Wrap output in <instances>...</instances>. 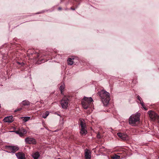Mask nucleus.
<instances>
[{"label": "nucleus", "instance_id": "nucleus-1", "mask_svg": "<svg viewBox=\"0 0 159 159\" xmlns=\"http://www.w3.org/2000/svg\"><path fill=\"white\" fill-rule=\"evenodd\" d=\"M98 94L100 97L104 106H107L110 100L109 93L104 90H102L98 92Z\"/></svg>", "mask_w": 159, "mask_h": 159}, {"label": "nucleus", "instance_id": "nucleus-2", "mask_svg": "<svg viewBox=\"0 0 159 159\" xmlns=\"http://www.w3.org/2000/svg\"><path fill=\"white\" fill-rule=\"evenodd\" d=\"M140 114L137 112L132 115L129 118V123L132 126L135 125L140 120Z\"/></svg>", "mask_w": 159, "mask_h": 159}, {"label": "nucleus", "instance_id": "nucleus-3", "mask_svg": "<svg viewBox=\"0 0 159 159\" xmlns=\"http://www.w3.org/2000/svg\"><path fill=\"white\" fill-rule=\"evenodd\" d=\"M93 100L91 97H85L82 101V106L84 109H87Z\"/></svg>", "mask_w": 159, "mask_h": 159}, {"label": "nucleus", "instance_id": "nucleus-4", "mask_svg": "<svg viewBox=\"0 0 159 159\" xmlns=\"http://www.w3.org/2000/svg\"><path fill=\"white\" fill-rule=\"evenodd\" d=\"M79 124L81 128L80 132V134L82 135H85L87 134V131L86 125L84 120L82 119H80Z\"/></svg>", "mask_w": 159, "mask_h": 159}, {"label": "nucleus", "instance_id": "nucleus-5", "mask_svg": "<svg viewBox=\"0 0 159 159\" xmlns=\"http://www.w3.org/2000/svg\"><path fill=\"white\" fill-rule=\"evenodd\" d=\"M6 148L8 151H6L8 153H14L19 149V148L17 146H6Z\"/></svg>", "mask_w": 159, "mask_h": 159}, {"label": "nucleus", "instance_id": "nucleus-6", "mask_svg": "<svg viewBox=\"0 0 159 159\" xmlns=\"http://www.w3.org/2000/svg\"><path fill=\"white\" fill-rule=\"evenodd\" d=\"M150 118L153 121L159 120V116L154 111H149L148 112Z\"/></svg>", "mask_w": 159, "mask_h": 159}, {"label": "nucleus", "instance_id": "nucleus-7", "mask_svg": "<svg viewBox=\"0 0 159 159\" xmlns=\"http://www.w3.org/2000/svg\"><path fill=\"white\" fill-rule=\"evenodd\" d=\"M68 99L66 97L64 98L61 101V104L62 108L66 109L68 107Z\"/></svg>", "mask_w": 159, "mask_h": 159}, {"label": "nucleus", "instance_id": "nucleus-8", "mask_svg": "<svg viewBox=\"0 0 159 159\" xmlns=\"http://www.w3.org/2000/svg\"><path fill=\"white\" fill-rule=\"evenodd\" d=\"M25 141L26 144H35L36 143V140L32 138L27 137L25 139Z\"/></svg>", "mask_w": 159, "mask_h": 159}, {"label": "nucleus", "instance_id": "nucleus-9", "mask_svg": "<svg viewBox=\"0 0 159 159\" xmlns=\"http://www.w3.org/2000/svg\"><path fill=\"white\" fill-rule=\"evenodd\" d=\"M15 132L17 134H18L20 137H22L27 132L25 129H19L18 130L15 131Z\"/></svg>", "mask_w": 159, "mask_h": 159}, {"label": "nucleus", "instance_id": "nucleus-10", "mask_svg": "<svg viewBox=\"0 0 159 159\" xmlns=\"http://www.w3.org/2000/svg\"><path fill=\"white\" fill-rule=\"evenodd\" d=\"M118 136L123 140H127L128 139L127 135L126 134H123L121 133H117Z\"/></svg>", "mask_w": 159, "mask_h": 159}, {"label": "nucleus", "instance_id": "nucleus-11", "mask_svg": "<svg viewBox=\"0 0 159 159\" xmlns=\"http://www.w3.org/2000/svg\"><path fill=\"white\" fill-rule=\"evenodd\" d=\"M18 159H25V154L22 152H19L16 154Z\"/></svg>", "mask_w": 159, "mask_h": 159}, {"label": "nucleus", "instance_id": "nucleus-12", "mask_svg": "<svg viewBox=\"0 0 159 159\" xmlns=\"http://www.w3.org/2000/svg\"><path fill=\"white\" fill-rule=\"evenodd\" d=\"M12 118L13 117L12 116H8L5 117L3 120L4 122H5L11 123L13 121Z\"/></svg>", "mask_w": 159, "mask_h": 159}, {"label": "nucleus", "instance_id": "nucleus-13", "mask_svg": "<svg viewBox=\"0 0 159 159\" xmlns=\"http://www.w3.org/2000/svg\"><path fill=\"white\" fill-rule=\"evenodd\" d=\"M85 159H90L91 153L88 149L85 150Z\"/></svg>", "mask_w": 159, "mask_h": 159}, {"label": "nucleus", "instance_id": "nucleus-14", "mask_svg": "<svg viewBox=\"0 0 159 159\" xmlns=\"http://www.w3.org/2000/svg\"><path fill=\"white\" fill-rule=\"evenodd\" d=\"M137 98L138 100H139L140 101V103L141 104V106H142L143 108L146 110H147L148 109L145 106V105H144V103L143 102V101L142 100V99L140 98V97L139 96H138Z\"/></svg>", "mask_w": 159, "mask_h": 159}, {"label": "nucleus", "instance_id": "nucleus-15", "mask_svg": "<svg viewBox=\"0 0 159 159\" xmlns=\"http://www.w3.org/2000/svg\"><path fill=\"white\" fill-rule=\"evenodd\" d=\"M40 155L38 152H36L32 155V157L34 159H38Z\"/></svg>", "mask_w": 159, "mask_h": 159}, {"label": "nucleus", "instance_id": "nucleus-16", "mask_svg": "<svg viewBox=\"0 0 159 159\" xmlns=\"http://www.w3.org/2000/svg\"><path fill=\"white\" fill-rule=\"evenodd\" d=\"M73 60H74V58H69L67 61L68 64L70 65H72L73 63Z\"/></svg>", "mask_w": 159, "mask_h": 159}, {"label": "nucleus", "instance_id": "nucleus-17", "mask_svg": "<svg viewBox=\"0 0 159 159\" xmlns=\"http://www.w3.org/2000/svg\"><path fill=\"white\" fill-rule=\"evenodd\" d=\"M49 113L48 111H47L43 113L42 117L44 118H46L48 116Z\"/></svg>", "mask_w": 159, "mask_h": 159}, {"label": "nucleus", "instance_id": "nucleus-18", "mask_svg": "<svg viewBox=\"0 0 159 159\" xmlns=\"http://www.w3.org/2000/svg\"><path fill=\"white\" fill-rule=\"evenodd\" d=\"M22 104L24 106H27L30 104V102L27 100H24L22 102Z\"/></svg>", "mask_w": 159, "mask_h": 159}, {"label": "nucleus", "instance_id": "nucleus-19", "mask_svg": "<svg viewBox=\"0 0 159 159\" xmlns=\"http://www.w3.org/2000/svg\"><path fill=\"white\" fill-rule=\"evenodd\" d=\"M65 88V85L64 84H63L62 85H61L60 88V89L61 92V94H63V92L64 91V89Z\"/></svg>", "mask_w": 159, "mask_h": 159}, {"label": "nucleus", "instance_id": "nucleus-20", "mask_svg": "<svg viewBox=\"0 0 159 159\" xmlns=\"http://www.w3.org/2000/svg\"><path fill=\"white\" fill-rule=\"evenodd\" d=\"M120 156L115 155L112 157V158L113 159H120Z\"/></svg>", "mask_w": 159, "mask_h": 159}, {"label": "nucleus", "instance_id": "nucleus-21", "mask_svg": "<svg viewBox=\"0 0 159 159\" xmlns=\"http://www.w3.org/2000/svg\"><path fill=\"white\" fill-rule=\"evenodd\" d=\"M23 118V120L25 122H26L28 121L30 119V117L28 116L25 117H24Z\"/></svg>", "mask_w": 159, "mask_h": 159}, {"label": "nucleus", "instance_id": "nucleus-22", "mask_svg": "<svg viewBox=\"0 0 159 159\" xmlns=\"http://www.w3.org/2000/svg\"><path fill=\"white\" fill-rule=\"evenodd\" d=\"M21 110V108H18L15 110V112H16L17 111H19Z\"/></svg>", "mask_w": 159, "mask_h": 159}, {"label": "nucleus", "instance_id": "nucleus-23", "mask_svg": "<svg viewBox=\"0 0 159 159\" xmlns=\"http://www.w3.org/2000/svg\"><path fill=\"white\" fill-rule=\"evenodd\" d=\"M97 137L98 138H99V139L100 138H101L99 134H98L97 135Z\"/></svg>", "mask_w": 159, "mask_h": 159}, {"label": "nucleus", "instance_id": "nucleus-24", "mask_svg": "<svg viewBox=\"0 0 159 159\" xmlns=\"http://www.w3.org/2000/svg\"><path fill=\"white\" fill-rule=\"evenodd\" d=\"M17 63L19 65L20 64V62H17Z\"/></svg>", "mask_w": 159, "mask_h": 159}, {"label": "nucleus", "instance_id": "nucleus-25", "mask_svg": "<svg viewBox=\"0 0 159 159\" xmlns=\"http://www.w3.org/2000/svg\"><path fill=\"white\" fill-rule=\"evenodd\" d=\"M58 9H59V10H61V7H59V8H58Z\"/></svg>", "mask_w": 159, "mask_h": 159}, {"label": "nucleus", "instance_id": "nucleus-26", "mask_svg": "<svg viewBox=\"0 0 159 159\" xmlns=\"http://www.w3.org/2000/svg\"><path fill=\"white\" fill-rule=\"evenodd\" d=\"M71 9L73 10H74L75 9H73V8H71Z\"/></svg>", "mask_w": 159, "mask_h": 159}, {"label": "nucleus", "instance_id": "nucleus-27", "mask_svg": "<svg viewBox=\"0 0 159 159\" xmlns=\"http://www.w3.org/2000/svg\"><path fill=\"white\" fill-rule=\"evenodd\" d=\"M58 159H61L60 158H58Z\"/></svg>", "mask_w": 159, "mask_h": 159}]
</instances>
